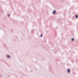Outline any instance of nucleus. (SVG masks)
I'll return each mask as SVG.
<instances>
[{
	"label": "nucleus",
	"mask_w": 78,
	"mask_h": 78,
	"mask_svg": "<svg viewBox=\"0 0 78 78\" xmlns=\"http://www.w3.org/2000/svg\"><path fill=\"white\" fill-rule=\"evenodd\" d=\"M6 57L8 59H10V58H11V55H10L7 54L6 55Z\"/></svg>",
	"instance_id": "obj_1"
},
{
	"label": "nucleus",
	"mask_w": 78,
	"mask_h": 78,
	"mask_svg": "<svg viewBox=\"0 0 78 78\" xmlns=\"http://www.w3.org/2000/svg\"><path fill=\"white\" fill-rule=\"evenodd\" d=\"M52 13V14H53V15H55V14H56V10L53 11Z\"/></svg>",
	"instance_id": "obj_2"
},
{
	"label": "nucleus",
	"mask_w": 78,
	"mask_h": 78,
	"mask_svg": "<svg viewBox=\"0 0 78 78\" xmlns=\"http://www.w3.org/2000/svg\"><path fill=\"white\" fill-rule=\"evenodd\" d=\"M67 72L68 73H70V69H67Z\"/></svg>",
	"instance_id": "obj_3"
},
{
	"label": "nucleus",
	"mask_w": 78,
	"mask_h": 78,
	"mask_svg": "<svg viewBox=\"0 0 78 78\" xmlns=\"http://www.w3.org/2000/svg\"><path fill=\"white\" fill-rule=\"evenodd\" d=\"M71 41H72V42H73V41H75V38H72L71 39Z\"/></svg>",
	"instance_id": "obj_4"
},
{
	"label": "nucleus",
	"mask_w": 78,
	"mask_h": 78,
	"mask_svg": "<svg viewBox=\"0 0 78 78\" xmlns=\"http://www.w3.org/2000/svg\"><path fill=\"white\" fill-rule=\"evenodd\" d=\"M75 18H76V19L78 18V15H76Z\"/></svg>",
	"instance_id": "obj_5"
},
{
	"label": "nucleus",
	"mask_w": 78,
	"mask_h": 78,
	"mask_svg": "<svg viewBox=\"0 0 78 78\" xmlns=\"http://www.w3.org/2000/svg\"><path fill=\"white\" fill-rule=\"evenodd\" d=\"M10 14H8L7 15V17H10Z\"/></svg>",
	"instance_id": "obj_6"
},
{
	"label": "nucleus",
	"mask_w": 78,
	"mask_h": 78,
	"mask_svg": "<svg viewBox=\"0 0 78 78\" xmlns=\"http://www.w3.org/2000/svg\"><path fill=\"white\" fill-rule=\"evenodd\" d=\"M43 37V35H42V34H41V35H40V37Z\"/></svg>",
	"instance_id": "obj_7"
}]
</instances>
